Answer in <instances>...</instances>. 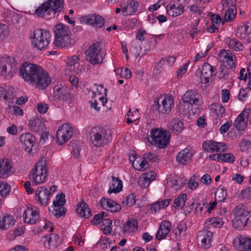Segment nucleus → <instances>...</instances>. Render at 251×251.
Instances as JSON below:
<instances>
[{
	"label": "nucleus",
	"instance_id": "f257e3e1",
	"mask_svg": "<svg viewBox=\"0 0 251 251\" xmlns=\"http://www.w3.org/2000/svg\"><path fill=\"white\" fill-rule=\"evenodd\" d=\"M19 72L25 82L38 89H45L50 83L49 74L40 66L26 62L21 66Z\"/></svg>",
	"mask_w": 251,
	"mask_h": 251
},
{
	"label": "nucleus",
	"instance_id": "f03ea898",
	"mask_svg": "<svg viewBox=\"0 0 251 251\" xmlns=\"http://www.w3.org/2000/svg\"><path fill=\"white\" fill-rule=\"evenodd\" d=\"M63 9L64 0H47L35 10L34 14L46 18L51 14L54 15L61 12Z\"/></svg>",
	"mask_w": 251,
	"mask_h": 251
},
{
	"label": "nucleus",
	"instance_id": "7ed1b4c3",
	"mask_svg": "<svg viewBox=\"0 0 251 251\" xmlns=\"http://www.w3.org/2000/svg\"><path fill=\"white\" fill-rule=\"evenodd\" d=\"M111 131L106 127H94L89 133L91 144L96 147L107 145L111 140Z\"/></svg>",
	"mask_w": 251,
	"mask_h": 251
},
{
	"label": "nucleus",
	"instance_id": "20e7f679",
	"mask_svg": "<svg viewBox=\"0 0 251 251\" xmlns=\"http://www.w3.org/2000/svg\"><path fill=\"white\" fill-rule=\"evenodd\" d=\"M30 37L32 46L40 50H46L51 40L50 32L40 29L35 30Z\"/></svg>",
	"mask_w": 251,
	"mask_h": 251
},
{
	"label": "nucleus",
	"instance_id": "39448f33",
	"mask_svg": "<svg viewBox=\"0 0 251 251\" xmlns=\"http://www.w3.org/2000/svg\"><path fill=\"white\" fill-rule=\"evenodd\" d=\"M18 69V64L12 57L4 56L0 58V76L9 79L13 77Z\"/></svg>",
	"mask_w": 251,
	"mask_h": 251
},
{
	"label": "nucleus",
	"instance_id": "423d86ee",
	"mask_svg": "<svg viewBox=\"0 0 251 251\" xmlns=\"http://www.w3.org/2000/svg\"><path fill=\"white\" fill-rule=\"evenodd\" d=\"M55 40L54 44L61 48L68 47L71 44V32L69 27L63 24L57 25L54 28Z\"/></svg>",
	"mask_w": 251,
	"mask_h": 251
},
{
	"label": "nucleus",
	"instance_id": "0eeeda50",
	"mask_svg": "<svg viewBox=\"0 0 251 251\" xmlns=\"http://www.w3.org/2000/svg\"><path fill=\"white\" fill-rule=\"evenodd\" d=\"M45 160L43 157L36 164L30 173V178L33 180L35 184L43 183L47 176V169Z\"/></svg>",
	"mask_w": 251,
	"mask_h": 251
},
{
	"label": "nucleus",
	"instance_id": "6e6552de",
	"mask_svg": "<svg viewBox=\"0 0 251 251\" xmlns=\"http://www.w3.org/2000/svg\"><path fill=\"white\" fill-rule=\"evenodd\" d=\"M215 67L205 63L202 65L201 70L199 69L197 71V74H201V82L199 83V85L202 89H205L209 86V81H212L213 76L215 75Z\"/></svg>",
	"mask_w": 251,
	"mask_h": 251
},
{
	"label": "nucleus",
	"instance_id": "1a4fd4ad",
	"mask_svg": "<svg viewBox=\"0 0 251 251\" xmlns=\"http://www.w3.org/2000/svg\"><path fill=\"white\" fill-rule=\"evenodd\" d=\"M100 42H96L90 46L86 50V59L91 64L96 65L102 62L103 57L100 53Z\"/></svg>",
	"mask_w": 251,
	"mask_h": 251
},
{
	"label": "nucleus",
	"instance_id": "9d476101",
	"mask_svg": "<svg viewBox=\"0 0 251 251\" xmlns=\"http://www.w3.org/2000/svg\"><path fill=\"white\" fill-rule=\"evenodd\" d=\"M151 136L154 145L160 149L166 148L169 142L170 135L167 131L154 128L151 131Z\"/></svg>",
	"mask_w": 251,
	"mask_h": 251
},
{
	"label": "nucleus",
	"instance_id": "9b49d317",
	"mask_svg": "<svg viewBox=\"0 0 251 251\" xmlns=\"http://www.w3.org/2000/svg\"><path fill=\"white\" fill-rule=\"evenodd\" d=\"M53 96L56 99L67 103H71L74 98L70 88L61 84L54 87Z\"/></svg>",
	"mask_w": 251,
	"mask_h": 251
},
{
	"label": "nucleus",
	"instance_id": "f8f14e48",
	"mask_svg": "<svg viewBox=\"0 0 251 251\" xmlns=\"http://www.w3.org/2000/svg\"><path fill=\"white\" fill-rule=\"evenodd\" d=\"M154 103V110H157L159 114H168L174 106V100L170 97H160Z\"/></svg>",
	"mask_w": 251,
	"mask_h": 251
},
{
	"label": "nucleus",
	"instance_id": "ddd939ff",
	"mask_svg": "<svg viewBox=\"0 0 251 251\" xmlns=\"http://www.w3.org/2000/svg\"><path fill=\"white\" fill-rule=\"evenodd\" d=\"M81 21L95 28H102L105 23V19L102 16L97 13L90 14L81 18Z\"/></svg>",
	"mask_w": 251,
	"mask_h": 251
},
{
	"label": "nucleus",
	"instance_id": "4468645a",
	"mask_svg": "<svg viewBox=\"0 0 251 251\" xmlns=\"http://www.w3.org/2000/svg\"><path fill=\"white\" fill-rule=\"evenodd\" d=\"M65 197V194L61 193L59 194H57L55 197V199L53 201V210L52 211V214L56 218H59L65 215L66 213V211L64 207V205L66 202Z\"/></svg>",
	"mask_w": 251,
	"mask_h": 251
},
{
	"label": "nucleus",
	"instance_id": "2eb2a0df",
	"mask_svg": "<svg viewBox=\"0 0 251 251\" xmlns=\"http://www.w3.org/2000/svg\"><path fill=\"white\" fill-rule=\"evenodd\" d=\"M236 36L246 44L251 42V24L244 23L239 25L236 31Z\"/></svg>",
	"mask_w": 251,
	"mask_h": 251
},
{
	"label": "nucleus",
	"instance_id": "dca6fc26",
	"mask_svg": "<svg viewBox=\"0 0 251 251\" xmlns=\"http://www.w3.org/2000/svg\"><path fill=\"white\" fill-rule=\"evenodd\" d=\"M183 100L193 105L195 109H199L201 105V96L196 90L187 91L182 97Z\"/></svg>",
	"mask_w": 251,
	"mask_h": 251
},
{
	"label": "nucleus",
	"instance_id": "f3484780",
	"mask_svg": "<svg viewBox=\"0 0 251 251\" xmlns=\"http://www.w3.org/2000/svg\"><path fill=\"white\" fill-rule=\"evenodd\" d=\"M203 150L207 152H225L227 150L226 144L223 142H217L213 140H207L202 144Z\"/></svg>",
	"mask_w": 251,
	"mask_h": 251
},
{
	"label": "nucleus",
	"instance_id": "a211bd4d",
	"mask_svg": "<svg viewBox=\"0 0 251 251\" xmlns=\"http://www.w3.org/2000/svg\"><path fill=\"white\" fill-rule=\"evenodd\" d=\"M233 245L238 251H251V238L246 236L236 237Z\"/></svg>",
	"mask_w": 251,
	"mask_h": 251
},
{
	"label": "nucleus",
	"instance_id": "6ab92c4d",
	"mask_svg": "<svg viewBox=\"0 0 251 251\" xmlns=\"http://www.w3.org/2000/svg\"><path fill=\"white\" fill-rule=\"evenodd\" d=\"M250 111V109H245L234 121L233 126L237 130L243 131L246 127Z\"/></svg>",
	"mask_w": 251,
	"mask_h": 251
},
{
	"label": "nucleus",
	"instance_id": "aec40b11",
	"mask_svg": "<svg viewBox=\"0 0 251 251\" xmlns=\"http://www.w3.org/2000/svg\"><path fill=\"white\" fill-rule=\"evenodd\" d=\"M23 218L25 223L33 225L39 219L38 212L32 207H27L23 214Z\"/></svg>",
	"mask_w": 251,
	"mask_h": 251
},
{
	"label": "nucleus",
	"instance_id": "412c9836",
	"mask_svg": "<svg viewBox=\"0 0 251 251\" xmlns=\"http://www.w3.org/2000/svg\"><path fill=\"white\" fill-rule=\"evenodd\" d=\"M166 8L169 15L176 17L183 12L184 6L179 3L178 0H175L168 4Z\"/></svg>",
	"mask_w": 251,
	"mask_h": 251
},
{
	"label": "nucleus",
	"instance_id": "4be33fe9",
	"mask_svg": "<svg viewBox=\"0 0 251 251\" xmlns=\"http://www.w3.org/2000/svg\"><path fill=\"white\" fill-rule=\"evenodd\" d=\"M20 140L25 150L28 153L32 151V148L35 143V138L30 133L22 134L20 137Z\"/></svg>",
	"mask_w": 251,
	"mask_h": 251
},
{
	"label": "nucleus",
	"instance_id": "5701e85b",
	"mask_svg": "<svg viewBox=\"0 0 251 251\" xmlns=\"http://www.w3.org/2000/svg\"><path fill=\"white\" fill-rule=\"evenodd\" d=\"M100 203L103 209L113 213L119 211L121 209V206L119 204L111 199L105 197L101 199Z\"/></svg>",
	"mask_w": 251,
	"mask_h": 251
},
{
	"label": "nucleus",
	"instance_id": "b1692460",
	"mask_svg": "<svg viewBox=\"0 0 251 251\" xmlns=\"http://www.w3.org/2000/svg\"><path fill=\"white\" fill-rule=\"evenodd\" d=\"M213 233L208 230L201 231L198 235V239L201 240V247L203 249H208L211 246V240Z\"/></svg>",
	"mask_w": 251,
	"mask_h": 251
},
{
	"label": "nucleus",
	"instance_id": "393cba45",
	"mask_svg": "<svg viewBox=\"0 0 251 251\" xmlns=\"http://www.w3.org/2000/svg\"><path fill=\"white\" fill-rule=\"evenodd\" d=\"M28 127L34 132H40L45 128V121L38 117H32L29 121Z\"/></svg>",
	"mask_w": 251,
	"mask_h": 251
},
{
	"label": "nucleus",
	"instance_id": "a878e982",
	"mask_svg": "<svg viewBox=\"0 0 251 251\" xmlns=\"http://www.w3.org/2000/svg\"><path fill=\"white\" fill-rule=\"evenodd\" d=\"M171 226L172 223L170 221H162L156 234V239L159 241L165 239L170 231Z\"/></svg>",
	"mask_w": 251,
	"mask_h": 251
},
{
	"label": "nucleus",
	"instance_id": "bb28decb",
	"mask_svg": "<svg viewBox=\"0 0 251 251\" xmlns=\"http://www.w3.org/2000/svg\"><path fill=\"white\" fill-rule=\"evenodd\" d=\"M193 153L190 149L186 148L179 152L176 156V160L178 162L183 165H186L190 163Z\"/></svg>",
	"mask_w": 251,
	"mask_h": 251
},
{
	"label": "nucleus",
	"instance_id": "cd10ccee",
	"mask_svg": "<svg viewBox=\"0 0 251 251\" xmlns=\"http://www.w3.org/2000/svg\"><path fill=\"white\" fill-rule=\"evenodd\" d=\"M50 195L51 192L43 186L38 188L35 192V196L38 197V201L43 206L47 205Z\"/></svg>",
	"mask_w": 251,
	"mask_h": 251
},
{
	"label": "nucleus",
	"instance_id": "c85d7f7f",
	"mask_svg": "<svg viewBox=\"0 0 251 251\" xmlns=\"http://www.w3.org/2000/svg\"><path fill=\"white\" fill-rule=\"evenodd\" d=\"M122 12L124 16L131 15L137 11L138 2L135 1H128L124 4H121Z\"/></svg>",
	"mask_w": 251,
	"mask_h": 251
},
{
	"label": "nucleus",
	"instance_id": "c756f323",
	"mask_svg": "<svg viewBox=\"0 0 251 251\" xmlns=\"http://www.w3.org/2000/svg\"><path fill=\"white\" fill-rule=\"evenodd\" d=\"M12 165L7 159L0 160V178L8 177L11 174Z\"/></svg>",
	"mask_w": 251,
	"mask_h": 251
},
{
	"label": "nucleus",
	"instance_id": "7c9ffc66",
	"mask_svg": "<svg viewBox=\"0 0 251 251\" xmlns=\"http://www.w3.org/2000/svg\"><path fill=\"white\" fill-rule=\"evenodd\" d=\"M193 107V105L182 100L179 102V112L184 115H191V114H194L197 112V109H195Z\"/></svg>",
	"mask_w": 251,
	"mask_h": 251
},
{
	"label": "nucleus",
	"instance_id": "2f4dec72",
	"mask_svg": "<svg viewBox=\"0 0 251 251\" xmlns=\"http://www.w3.org/2000/svg\"><path fill=\"white\" fill-rule=\"evenodd\" d=\"M15 223L14 217L11 215H6L0 218V229L6 230L12 227Z\"/></svg>",
	"mask_w": 251,
	"mask_h": 251
},
{
	"label": "nucleus",
	"instance_id": "473e14b6",
	"mask_svg": "<svg viewBox=\"0 0 251 251\" xmlns=\"http://www.w3.org/2000/svg\"><path fill=\"white\" fill-rule=\"evenodd\" d=\"M112 181L110 187L108 190V193L110 194L112 193H118L122 190V181L117 177L111 176Z\"/></svg>",
	"mask_w": 251,
	"mask_h": 251
},
{
	"label": "nucleus",
	"instance_id": "72a5a7b5",
	"mask_svg": "<svg viewBox=\"0 0 251 251\" xmlns=\"http://www.w3.org/2000/svg\"><path fill=\"white\" fill-rule=\"evenodd\" d=\"M76 211L81 217L88 218L91 215V211L84 201H81L77 204Z\"/></svg>",
	"mask_w": 251,
	"mask_h": 251
},
{
	"label": "nucleus",
	"instance_id": "f704fd0d",
	"mask_svg": "<svg viewBox=\"0 0 251 251\" xmlns=\"http://www.w3.org/2000/svg\"><path fill=\"white\" fill-rule=\"evenodd\" d=\"M225 42L229 48L236 51H242L244 49L243 44L236 39L227 38Z\"/></svg>",
	"mask_w": 251,
	"mask_h": 251
},
{
	"label": "nucleus",
	"instance_id": "c9c22d12",
	"mask_svg": "<svg viewBox=\"0 0 251 251\" xmlns=\"http://www.w3.org/2000/svg\"><path fill=\"white\" fill-rule=\"evenodd\" d=\"M138 228L137 221L134 219H129L125 224L123 227V232L125 233H130L136 231Z\"/></svg>",
	"mask_w": 251,
	"mask_h": 251
},
{
	"label": "nucleus",
	"instance_id": "e433bc0d",
	"mask_svg": "<svg viewBox=\"0 0 251 251\" xmlns=\"http://www.w3.org/2000/svg\"><path fill=\"white\" fill-rule=\"evenodd\" d=\"M80 58L78 56H73L68 58L67 64L70 67H74L73 71L76 74L81 72V69L79 68V60Z\"/></svg>",
	"mask_w": 251,
	"mask_h": 251
},
{
	"label": "nucleus",
	"instance_id": "4c0bfd02",
	"mask_svg": "<svg viewBox=\"0 0 251 251\" xmlns=\"http://www.w3.org/2000/svg\"><path fill=\"white\" fill-rule=\"evenodd\" d=\"M233 227L238 230L242 229L245 226H247L246 216L239 218H234L232 220Z\"/></svg>",
	"mask_w": 251,
	"mask_h": 251
},
{
	"label": "nucleus",
	"instance_id": "58836bf2",
	"mask_svg": "<svg viewBox=\"0 0 251 251\" xmlns=\"http://www.w3.org/2000/svg\"><path fill=\"white\" fill-rule=\"evenodd\" d=\"M176 61V57L174 56H170L165 58H162L158 63L156 69L159 70L162 69L163 65H167L168 66H172Z\"/></svg>",
	"mask_w": 251,
	"mask_h": 251
},
{
	"label": "nucleus",
	"instance_id": "ea45409f",
	"mask_svg": "<svg viewBox=\"0 0 251 251\" xmlns=\"http://www.w3.org/2000/svg\"><path fill=\"white\" fill-rule=\"evenodd\" d=\"M139 119V112L138 109H135L131 111L130 109L125 116V119L127 124H130Z\"/></svg>",
	"mask_w": 251,
	"mask_h": 251
},
{
	"label": "nucleus",
	"instance_id": "a19ab883",
	"mask_svg": "<svg viewBox=\"0 0 251 251\" xmlns=\"http://www.w3.org/2000/svg\"><path fill=\"white\" fill-rule=\"evenodd\" d=\"M171 126L172 128L170 129L173 131L175 133L177 134L182 130L183 124L179 119H175L171 122Z\"/></svg>",
	"mask_w": 251,
	"mask_h": 251
},
{
	"label": "nucleus",
	"instance_id": "79ce46f5",
	"mask_svg": "<svg viewBox=\"0 0 251 251\" xmlns=\"http://www.w3.org/2000/svg\"><path fill=\"white\" fill-rule=\"evenodd\" d=\"M45 240L44 242V244L45 247L49 249L51 246L52 245L53 243L54 244L58 240L59 236L55 234H50L45 237Z\"/></svg>",
	"mask_w": 251,
	"mask_h": 251
},
{
	"label": "nucleus",
	"instance_id": "37998d69",
	"mask_svg": "<svg viewBox=\"0 0 251 251\" xmlns=\"http://www.w3.org/2000/svg\"><path fill=\"white\" fill-rule=\"evenodd\" d=\"M206 224L215 227H221L223 225V219L219 217H213L206 220Z\"/></svg>",
	"mask_w": 251,
	"mask_h": 251
},
{
	"label": "nucleus",
	"instance_id": "c03bdc74",
	"mask_svg": "<svg viewBox=\"0 0 251 251\" xmlns=\"http://www.w3.org/2000/svg\"><path fill=\"white\" fill-rule=\"evenodd\" d=\"M186 200L187 195L186 194H181L175 200L173 206L176 209H177L180 207H183Z\"/></svg>",
	"mask_w": 251,
	"mask_h": 251
},
{
	"label": "nucleus",
	"instance_id": "a18cd8bd",
	"mask_svg": "<svg viewBox=\"0 0 251 251\" xmlns=\"http://www.w3.org/2000/svg\"><path fill=\"white\" fill-rule=\"evenodd\" d=\"M112 220L109 219H104L102 221V224L101 226V229L103 230L105 234H109L112 230Z\"/></svg>",
	"mask_w": 251,
	"mask_h": 251
},
{
	"label": "nucleus",
	"instance_id": "49530a36",
	"mask_svg": "<svg viewBox=\"0 0 251 251\" xmlns=\"http://www.w3.org/2000/svg\"><path fill=\"white\" fill-rule=\"evenodd\" d=\"M72 135L69 134L63 135L62 134V130L58 129L56 132V140L59 145H63L66 143L71 137Z\"/></svg>",
	"mask_w": 251,
	"mask_h": 251
},
{
	"label": "nucleus",
	"instance_id": "de8ad7c7",
	"mask_svg": "<svg viewBox=\"0 0 251 251\" xmlns=\"http://www.w3.org/2000/svg\"><path fill=\"white\" fill-rule=\"evenodd\" d=\"M226 190L225 188L219 187L215 193V197L218 201H222L226 198Z\"/></svg>",
	"mask_w": 251,
	"mask_h": 251
},
{
	"label": "nucleus",
	"instance_id": "09e8293b",
	"mask_svg": "<svg viewBox=\"0 0 251 251\" xmlns=\"http://www.w3.org/2000/svg\"><path fill=\"white\" fill-rule=\"evenodd\" d=\"M108 216V213L106 212L102 211L100 213L96 214L93 218V220L91 221V223L93 225H98L100 224L101 222H102L103 220L104 219V217H107Z\"/></svg>",
	"mask_w": 251,
	"mask_h": 251
},
{
	"label": "nucleus",
	"instance_id": "8fccbe9b",
	"mask_svg": "<svg viewBox=\"0 0 251 251\" xmlns=\"http://www.w3.org/2000/svg\"><path fill=\"white\" fill-rule=\"evenodd\" d=\"M223 10L225 11V21L226 22H231L235 17L236 9H226Z\"/></svg>",
	"mask_w": 251,
	"mask_h": 251
},
{
	"label": "nucleus",
	"instance_id": "3c124183",
	"mask_svg": "<svg viewBox=\"0 0 251 251\" xmlns=\"http://www.w3.org/2000/svg\"><path fill=\"white\" fill-rule=\"evenodd\" d=\"M248 211H246L242 205H237L234 209L233 213L234 218H239L246 216Z\"/></svg>",
	"mask_w": 251,
	"mask_h": 251
},
{
	"label": "nucleus",
	"instance_id": "603ef678",
	"mask_svg": "<svg viewBox=\"0 0 251 251\" xmlns=\"http://www.w3.org/2000/svg\"><path fill=\"white\" fill-rule=\"evenodd\" d=\"M177 230L176 231L175 234L176 237L180 238L184 237L186 234L187 226L184 223H180L177 226Z\"/></svg>",
	"mask_w": 251,
	"mask_h": 251
},
{
	"label": "nucleus",
	"instance_id": "864d4df0",
	"mask_svg": "<svg viewBox=\"0 0 251 251\" xmlns=\"http://www.w3.org/2000/svg\"><path fill=\"white\" fill-rule=\"evenodd\" d=\"M10 31L7 25L0 24V41H3L8 36Z\"/></svg>",
	"mask_w": 251,
	"mask_h": 251
},
{
	"label": "nucleus",
	"instance_id": "5fc2aeb1",
	"mask_svg": "<svg viewBox=\"0 0 251 251\" xmlns=\"http://www.w3.org/2000/svg\"><path fill=\"white\" fill-rule=\"evenodd\" d=\"M135 163H136V169H137L140 171H144L149 166L147 160L144 159L143 157L142 158V160L141 161H140L139 160H134L133 162V166L134 165Z\"/></svg>",
	"mask_w": 251,
	"mask_h": 251
},
{
	"label": "nucleus",
	"instance_id": "6e6d98bb",
	"mask_svg": "<svg viewBox=\"0 0 251 251\" xmlns=\"http://www.w3.org/2000/svg\"><path fill=\"white\" fill-rule=\"evenodd\" d=\"M10 188L7 183L4 181H0V196L5 197L9 194Z\"/></svg>",
	"mask_w": 251,
	"mask_h": 251
},
{
	"label": "nucleus",
	"instance_id": "4d7b16f0",
	"mask_svg": "<svg viewBox=\"0 0 251 251\" xmlns=\"http://www.w3.org/2000/svg\"><path fill=\"white\" fill-rule=\"evenodd\" d=\"M240 147L242 151L249 153L251 151V141L243 139L240 143Z\"/></svg>",
	"mask_w": 251,
	"mask_h": 251
},
{
	"label": "nucleus",
	"instance_id": "13d9d810",
	"mask_svg": "<svg viewBox=\"0 0 251 251\" xmlns=\"http://www.w3.org/2000/svg\"><path fill=\"white\" fill-rule=\"evenodd\" d=\"M135 202V197L133 193H131L126 196V200L122 201V204L124 206L130 207L133 205Z\"/></svg>",
	"mask_w": 251,
	"mask_h": 251
},
{
	"label": "nucleus",
	"instance_id": "bf43d9fd",
	"mask_svg": "<svg viewBox=\"0 0 251 251\" xmlns=\"http://www.w3.org/2000/svg\"><path fill=\"white\" fill-rule=\"evenodd\" d=\"M221 158V162H226L230 163H233L235 160V156L232 153L221 154L220 156Z\"/></svg>",
	"mask_w": 251,
	"mask_h": 251
},
{
	"label": "nucleus",
	"instance_id": "052dcab7",
	"mask_svg": "<svg viewBox=\"0 0 251 251\" xmlns=\"http://www.w3.org/2000/svg\"><path fill=\"white\" fill-rule=\"evenodd\" d=\"M14 88L12 86L5 87V91L3 98L4 100L11 99L13 98Z\"/></svg>",
	"mask_w": 251,
	"mask_h": 251
},
{
	"label": "nucleus",
	"instance_id": "680f3d73",
	"mask_svg": "<svg viewBox=\"0 0 251 251\" xmlns=\"http://www.w3.org/2000/svg\"><path fill=\"white\" fill-rule=\"evenodd\" d=\"M58 129L62 130V134L66 136V135L69 134L70 135H72L73 130L72 127L70 126V125L68 124H63L61 126H60Z\"/></svg>",
	"mask_w": 251,
	"mask_h": 251
},
{
	"label": "nucleus",
	"instance_id": "e2e57ef3",
	"mask_svg": "<svg viewBox=\"0 0 251 251\" xmlns=\"http://www.w3.org/2000/svg\"><path fill=\"white\" fill-rule=\"evenodd\" d=\"M212 109H214L216 114L218 115H221V117H222V114L224 113L225 111V109L224 106L219 103L213 104Z\"/></svg>",
	"mask_w": 251,
	"mask_h": 251
},
{
	"label": "nucleus",
	"instance_id": "0e129e2a",
	"mask_svg": "<svg viewBox=\"0 0 251 251\" xmlns=\"http://www.w3.org/2000/svg\"><path fill=\"white\" fill-rule=\"evenodd\" d=\"M234 1V0H222L223 9H236Z\"/></svg>",
	"mask_w": 251,
	"mask_h": 251
},
{
	"label": "nucleus",
	"instance_id": "69168bd1",
	"mask_svg": "<svg viewBox=\"0 0 251 251\" xmlns=\"http://www.w3.org/2000/svg\"><path fill=\"white\" fill-rule=\"evenodd\" d=\"M156 177V174L152 171L148 173H145L142 175L141 179H146L150 180V182L153 181Z\"/></svg>",
	"mask_w": 251,
	"mask_h": 251
},
{
	"label": "nucleus",
	"instance_id": "338daca9",
	"mask_svg": "<svg viewBox=\"0 0 251 251\" xmlns=\"http://www.w3.org/2000/svg\"><path fill=\"white\" fill-rule=\"evenodd\" d=\"M232 122L231 121H227L226 123L223 125L219 129V131L221 134L226 132L231 126Z\"/></svg>",
	"mask_w": 251,
	"mask_h": 251
},
{
	"label": "nucleus",
	"instance_id": "774afa93",
	"mask_svg": "<svg viewBox=\"0 0 251 251\" xmlns=\"http://www.w3.org/2000/svg\"><path fill=\"white\" fill-rule=\"evenodd\" d=\"M143 157L144 159L147 160V162L152 161L155 162L157 160V157L155 154L150 152L149 153H146L143 155Z\"/></svg>",
	"mask_w": 251,
	"mask_h": 251
}]
</instances>
